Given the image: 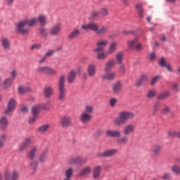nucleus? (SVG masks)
<instances>
[{"label": "nucleus", "instance_id": "obj_39", "mask_svg": "<svg viewBox=\"0 0 180 180\" xmlns=\"http://www.w3.org/2000/svg\"><path fill=\"white\" fill-rule=\"evenodd\" d=\"M18 92L21 95H23V94H26V92H32V88L26 86H20L18 87Z\"/></svg>", "mask_w": 180, "mask_h": 180}, {"label": "nucleus", "instance_id": "obj_34", "mask_svg": "<svg viewBox=\"0 0 180 180\" xmlns=\"http://www.w3.org/2000/svg\"><path fill=\"white\" fill-rule=\"evenodd\" d=\"M127 46L131 50H134L137 43H139V37H135L134 39L127 41Z\"/></svg>", "mask_w": 180, "mask_h": 180}, {"label": "nucleus", "instance_id": "obj_31", "mask_svg": "<svg viewBox=\"0 0 180 180\" xmlns=\"http://www.w3.org/2000/svg\"><path fill=\"white\" fill-rule=\"evenodd\" d=\"M169 95H171V92L169 91H165L157 96V99L159 101H165V99H168L169 98Z\"/></svg>", "mask_w": 180, "mask_h": 180}, {"label": "nucleus", "instance_id": "obj_30", "mask_svg": "<svg viewBox=\"0 0 180 180\" xmlns=\"http://www.w3.org/2000/svg\"><path fill=\"white\" fill-rule=\"evenodd\" d=\"M91 172H92V167L86 166L80 170L79 175V176H85V175H89Z\"/></svg>", "mask_w": 180, "mask_h": 180}, {"label": "nucleus", "instance_id": "obj_22", "mask_svg": "<svg viewBox=\"0 0 180 180\" xmlns=\"http://www.w3.org/2000/svg\"><path fill=\"white\" fill-rule=\"evenodd\" d=\"M54 94V89L50 86H47L44 89V96L46 99L51 98Z\"/></svg>", "mask_w": 180, "mask_h": 180}, {"label": "nucleus", "instance_id": "obj_62", "mask_svg": "<svg viewBox=\"0 0 180 180\" xmlns=\"http://www.w3.org/2000/svg\"><path fill=\"white\" fill-rule=\"evenodd\" d=\"M6 139H8V135H6V134H2L0 135V141H3V143L6 140Z\"/></svg>", "mask_w": 180, "mask_h": 180}, {"label": "nucleus", "instance_id": "obj_6", "mask_svg": "<svg viewBox=\"0 0 180 180\" xmlns=\"http://www.w3.org/2000/svg\"><path fill=\"white\" fill-rule=\"evenodd\" d=\"M16 99L13 98H10L7 103V108L4 110V115H6L7 116L12 115L15 111V109H16Z\"/></svg>", "mask_w": 180, "mask_h": 180}, {"label": "nucleus", "instance_id": "obj_37", "mask_svg": "<svg viewBox=\"0 0 180 180\" xmlns=\"http://www.w3.org/2000/svg\"><path fill=\"white\" fill-rule=\"evenodd\" d=\"M83 112L92 116V113H94V105L91 104L86 105Z\"/></svg>", "mask_w": 180, "mask_h": 180}, {"label": "nucleus", "instance_id": "obj_49", "mask_svg": "<svg viewBox=\"0 0 180 180\" xmlns=\"http://www.w3.org/2000/svg\"><path fill=\"white\" fill-rule=\"evenodd\" d=\"M38 166H39V163L37 162V161L32 160L30 163V168H31V169H33L34 171L37 169Z\"/></svg>", "mask_w": 180, "mask_h": 180}, {"label": "nucleus", "instance_id": "obj_59", "mask_svg": "<svg viewBox=\"0 0 180 180\" xmlns=\"http://www.w3.org/2000/svg\"><path fill=\"white\" fill-rule=\"evenodd\" d=\"M139 79L144 84L146 81H148V76L144 75H142Z\"/></svg>", "mask_w": 180, "mask_h": 180}, {"label": "nucleus", "instance_id": "obj_53", "mask_svg": "<svg viewBox=\"0 0 180 180\" xmlns=\"http://www.w3.org/2000/svg\"><path fill=\"white\" fill-rule=\"evenodd\" d=\"M18 77V71L16 70H13L11 72V79H15Z\"/></svg>", "mask_w": 180, "mask_h": 180}, {"label": "nucleus", "instance_id": "obj_1", "mask_svg": "<svg viewBox=\"0 0 180 180\" xmlns=\"http://www.w3.org/2000/svg\"><path fill=\"white\" fill-rule=\"evenodd\" d=\"M105 136L107 137H112L117 139L116 143L119 146H125L129 143V137L124 135V136L120 137L122 136V132L119 129H107L105 131Z\"/></svg>", "mask_w": 180, "mask_h": 180}, {"label": "nucleus", "instance_id": "obj_57", "mask_svg": "<svg viewBox=\"0 0 180 180\" xmlns=\"http://www.w3.org/2000/svg\"><path fill=\"white\" fill-rule=\"evenodd\" d=\"M162 179H163V180H169V179H171V174H169V173L165 174L162 176Z\"/></svg>", "mask_w": 180, "mask_h": 180}, {"label": "nucleus", "instance_id": "obj_24", "mask_svg": "<svg viewBox=\"0 0 180 180\" xmlns=\"http://www.w3.org/2000/svg\"><path fill=\"white\" fill-rule=\"evenodd\" d=\"M9 124V120L6 116H3L0 118V129L1 130H6L8 125Z\"/></svg>", "mask_w": 180, "mask_h": 180}, {"label": "nucleus", "instance_id": "obj_54", "mask_svg": "<svg viewBox=\"0 0 180 180\" xmlns=\"http://www.w3.org/2000/svg\"><path fill=\"white\" fill-rule=\"evenodd\" d=\"M160 79V77L159 76H155V77H153L152 79V81L150 82V85H155L157 82H158Z\"/></svg>", "mask_w": 180, "mask_h": 180}, {"label": "nucleus", "instance_id": "obj_56", "mask_svg": "<svg viewBox=\"0 0 180 180\" xmlns=\"http://www.w3.org/2000/svg\"><path fill=\"white\" fill-rule=\"evenodd\" d=\"M176 133L177 131H169L167 132V134L169 137H176Z\"/></svg>", "mask_w": 180, "mask_h": 180}, {"label": "nucleus", "instance_id": "obj_3", "mask_svg": "<svg viewBox=\"0 0 180 180\" xmlns=\"http://www.w3.org/2000/svg\"><path fill=\"white\" fill-rule=\"evenodd\" d=\"M81 28L82 30H91V32H94L97 34H105L108 29V26H101L99 27V25L95 22L83 25Z\"/></svg>", "mask_w": 180, "mask_h": 180}, {"label": "nucleus", "instance_id": "obj_46", "mask_svg": "<svg viewBox=\"0 0 180 180\" xmlns=\"http://www.w3.org/2000/svg\"><path fill=\"white\" fill-rule=\"evenodd\" d=\"M161 106H162V105L160 102L155 103L154 107H153V115H157V112L159 110H161Z\"/></svg>", "mask_w": 180, "mask_h": 180}, {"label": "nucleus", "instance_id": "obj_38", "mask_svg": "<svg viewBox=\"0 0 180 180\" xmlns=\"http://www.w3.org/2000/svg\"><path fill=\"white\" fill-rule=\"evenodd\" d=\"M49 129H50V124H46L39 127L37 129V131H39V133H46V131H49Z\"/></svg>", "mask_w": 180, "mask_h": 180}, {"label": "nucleus", "instance_id": "obj_60", "mask_svg": "<svg viewBox=\"0 0 180 180\" xmlns=\"http://www.w3.org/2000/svg\"><path fill=\"white\" fill-rule=\"evenodd\" d=\"M97 157L98 158H106V155H105V152H99L97 153Z\"/></svg>", "mask_w": 180, "mask_h": 180}, {"label": "nucleus", "instance_id": "obj_32", "mask_svg": "<svg viewBox=\"0 0 180 180\" xmlns=\"http://www.w3.org/2000/svg\"><path fill=\"white\" fill-rule=\"evenodd\" d=\"M38 23H40L41 26H46L47 24V15L44 14H40L37 17Z\"/></svg>", "mask_w": 180, "mask_h": 180}, {"label": "nucleus", "instance_id": "obj_5", "mask_svg": "<svg viewBox=\"0 0 180 180\" xmlns=\"http://www.w3.org/2000/svg\"><path fill=\"white\" fill-rule=\"evenodd\" d=\"M46 109V104H37L34 105L32 109V117L30 119L29 122L32 124L39 119V113H40V110H43Z\"/></svg>", "mask_w": 180, "mask_h": 180}, {"label": "nucleus", "instance_id": "obj_27", "mask_svg": "<svg viewBox=\"0 0 180 180\" xmlns=\"http://www.w3.org/2000/svg\"><path fill=\"white\" fill-rule=\"evenodd\" d=\"M102 172V166H96L93 169V178L94 179H98L101 176V172Z\"/></svg>", "mask_w": 180, "mask_h": 180}, {"label": "nucleus", "instance_id": "obj_13", "mask_svg": "<svg viewBox=\"0 0 180 180\" xmlns=\"http://www.w3.org/2000/svg\"><path fill=\"white\" fill-rule=\"evenodd\" d=\"M5 180H18L19 178V172L13 170L12 173L6 170L4 173Z\"/></svg>", "mask_w": 180, "mask_h": 180}, {"label": "nucleus", "instance_id": "obj_33", "mask_svg": "<svg viewBox=\"0 0 180 180\" xmlns=\"http://www.w3.org/2000/svg\"><path fill=\"white\" fill-rule=\"evenodd\" d=\"M49 158V152L47 150H44L41 153V154L39 157V162L41 164H44L47 161Z\"/></svg>", "mask_w": 180, "mask_h": 180}, {"label": "nucleus", "instance_id": "obj_40", "mask_svg": "<svg viewBox=\"0 0 180 180\" xmlns=\"http://www.w3.org/2000/svg\"><path fill=\"white\" fill-rule=\"evenodd\" d=\"M13 80L11 78H7L3 82V87L4 89H8L12 85Z\"/></svg>", "mask_w": 180, "mask_h": 180}, {"label": "nucleus", "instance_id": "obj_18", "mask_svg": "<svg viewBox=\"0 0 180 180\" xmlns=\"http://www.w3.org/2000/svg\"><path fill=\"white\" fill-rule=\"evenodd\" d=\"M60 124L63 127H70L72 124L71 122V117L65 115L60 120Z\"/></svg>", "mask_w": 180, "mask_h": 180}, {"label": "nucleus", "instance_id": "obj_16", "mask_svg": "<svg viewBox=\"0 0 180 180\" xmlns=\"http://www.w3.org/2000/svg\"><path fill=\"white\" fill-rule=\"evenodd\" d=\"M123 88V84L121 81L115 82L112 85V92L115 95H119L122 92V89Z\"/></svg>", "mask_w": 180, "mask_h": 180}, {"label": "nucleus", "instance_id": "obj_48", "mask_svg": "<svg viewBox=\"0 0 180 180\" xmlns=\"http://www.w3.org/2000/svg\"><path fill=\"white\" fill-rule=\"evenodd\" d=\"M100 15H102V16L104 17L109 16V10L105 7L101 8Z\"/></svg>", "mask_w": 180, "mask_h": 180}, {"label": "nucleus", "instance_id": "obj_63", "mask_svg": "<svg viewBox=\"0 0 180 180\" xmlns=\"http://www.w3.org/2000/svg\"><path fill=\"white\" fill-rule=\"evenodd\" d=\"M54 53H56V51L51 50V51L46 52L44 56L47 58V57H51V56H53V54H54Z\"/></svg>", "mask_w": 180, "mask_h": 180}, {"label": "nucleus", "instance_id": "obj_7", "mask_svg": "<svg viewBox=\"0 0 180 180\" xmlns=\"http://www.w3.org/2000/svg\"><path fill=\"white\" fill-rule=\"evenodd\" d=\"M87 162L88 158H82V156H76L69 159L68 161V165H75V164H79V165H84V164H86Z\"/></svg>", "mask_w": 180, "mask_h": 180}, {"label": "nucleus", "instance_id": "obj_9", "mask_svg": "<svg viewBox=\"0 0 180 180\" xmlns=\"http://www.w3.org/2000/svg\"><path fill=\"white\" fill-rule=\"evenodd\" d=\"M38 72L47 74V75H57V70L49 66H39L37 68Z\"/></svg>", "mask_w": 180, "mask_h": 180}, {"label": "nucleus", "instance_id": "obj_4", "mask_svg": "<svg viewBox=\"0 0 180 180\" xmlns=\"http://www.w3.org/2000/svg\"><path fill=\"white\" fill-rule=\"evenodd\" d=\"M67 76L64 74L61 75L58 80V99L59 101H65L67 96V90H65V79Z\"/></svg>", "mask_w": 180, "mask_h": 180}, {"label": "nucleus", "instance_id": "obj_45", "mask_svg": "<svg viewBox=\"0 0 180 180\" xmlns=\"http://www.w3.org/2000/svg\"><path fill=\"white\" fill-rule=\"evenodd\" d=\"M157 96V90L155 89H150L147 93V98L151 99V98H155Z\"/></svg>", "mask_w": 180, "mask_h": 180}, {"label": "nucleus", "instance_id": "obj_25", "mask_svg": "<svg viewBox=\"0 0 180 180\" xmlns=\"http://www.w3.org/2000/svg\"><path fill=\"white\" fill-rule=\"evenodd\" d=\"M81 35V30L79 28H74L73 30L70 32L68 37L70 40H74V39H77L79 36Z\"/></svg>", "mask_w": 180, "mask_h": 180}, {"label": "nucleus", "instance_id": "obj_14", "mask_svg": "<svg viewBox=\"0 0 180 180\" xmlns=\"http://www.w3.org/2000/svg\"><path fill=\"white\" fill-rule=\"evenodd\" d=\"M96 65L95 63H89L86 68V72L90 78H92L96 75Z\"/></svg>", "mask_w": 180, "mask_h": 180}, {"label": "nucleus", "instance_id": "obj_52", "mask_svg": "<svg viewBox=\"0 0 180 180\" xmlns=\"http://www.w3.org/2000/svg\"><path fill=\"white\" fill-rule=\"evenodd\" d=\"M110 106L111 108H115L116 106V103H117V98H112L110 99Z\"/></svg>", "mask_w": 180, "mask_h": 180}, {"label": "nucleus", "instance_id": "obj_19", "mask_svg": "<svg viewBox=\"0 0 180 180\" xmlns=\"http://www.w3.org/2000/svg\"><path fill=\"white\" fill-rule=\"evenodd\" d=\"M39 150V147L37 146H34L32 147V148L30 150V151L27 153V157L29 160L31 161H33L34 158H36V155L37 154V151Z\"/></svg>", "mask_w": 180, "mask_h": 180}, {"label": "nucleus", "instance_id": "obj_44", "mask_svg": "<svg viewBox=\"0 0 180 180\" xmlns=\"http://www.w3.org/2000/svg\"><path fill=\"white\" fill-rule=\"evenodd\" d=\"M135 8H136V9L138 11V12H139V16L141 17V18H143V4H136V6H135Z\"/></svg>", "mask_w": 180, "mask_h": 180}, {"label": "nucleus", "instance_id": "obj_61", "mask_svg": "<svg viewBox=\"0 0 180 180\" xmlns=\"http://www.w3.org/2000/svg\"><path fill=\"white\" fill-rule=\"evenodd\" d=\"M159 64L160 65H161V67H165L167 65L165 59L164 58H162L159 61Z\"/></svg>", "mask_w": 180, "mask_h": 180}, {"label": "nucleus", "instance_id": "obj_10", "mask_svg": "<svg viewBox=\"0 0 180 180\" xmlns=\"http://www.w3.org/2000/svg\"><path fill=\"white\" fill-rule=\"evenodd\" d=\"M25 26H27V21L26 20H21L18 22L16 25V30L18 33H22V34H29V30Z\"/></svg>", "mask_w": 180, "mask_h": 180}, {"label": "nucleus", "instance_id": "obj_42", "mask_svg": "<svg viewBox=\"0 0 180 180\" xmlns=\"http://www.w3.org/2000/svg\"><path fill=\"white\" fill-rule=\"evenodd\" d=\"M106 57H107L106 53L101 51L97 53L96 58L98 60H106Z\"/></svg>", "mask_w": 180, "mask_h": 180}, {"label": "nucleus", "instance_id": "obj_8", "mask_svg": "<svg viewBox=\"0 0 180 180\" xmlns=\"http://www.w3.org/2000/svg\"><path fill=\"white\" fill-rule=\"evenodd\" d=\"M108 44L109 40L108 39H100L97 41L96 43V47L94 49V53H101V51H103L105 50V47Z\"/></svg>", "mask_w": 180, "mask_h": 180}, {"label": "nucleus", "instance_id": "obj_12", "mask_svg": "<svg viewBox=\"0 0 180 180\" xmlns=\"http://www.w3.org/2000/svg\"><path fill=\"white\" fill-rule=\"evenodd\" d=\"M136 131V126L134 124H127L123 128L122 133L124 136H130Z\"/></svg>", "mask_w": 180, "mask_h": 180}, {"label": "nucleus", "instance_id": "obj_55", "mask_svg": "<svg viewBox=\"0 0 180 180\" xmlns=\"http://www.w3.org/2000/svg\"><path fill=\"white\" fill-rule=\"evenodd\" d=\"M41 48V45L39 44H35L31 46V50H39Z\"/></svg>", "mask_w": 180, "mask_h": 180}, {"label": "nucleus", "instance_id": "obj_17", "mask_svg": "<svg viewBox=\"0 0 180 180\" xmlns=\"http://www.w3.org/2000/svg\"><path fill=\"white\" fill-rule=\"evenodd\" d=\"M80 122L83 124H88L89 122H91V119H92V115L87 114L86 112H82V114L80 115Z\"/></svg>", "mask_w": 180, "mask_h": 180}, {"label": "nucleus", "instance_id": "obj_29", "mask_svg": "<svg viewBox=\"0 0 180 180\" xmlns=\"http://www.w3.org/2000/svg\"><path fill=\"white\" fill-rule=\"evenodd\" d=\"M115 65H116V60H110L107 62L104 68L105 72H109V71H110V70H112Z\"/></svg>", "mask_w": 180, "mask_h": 180}, {"label": "nucleus", "instance_id": "obj_11", "mask_svg": "<svg viewBox=\"0 0 180 180\" xmlns=\"http://www.w3.org/2000/svg\"><path fill=\"white\" fill-rule=\"evenodd\" d=\"M32 144H33V137L28 136L25 138L24 141L19 146V151H25V150H27V147Z\"/></svg>", "mask_w": 180, "mask_h": 180}, {"label": "nucleus", "instance_id": "obj_58", "mask_svg": "<svg viewBox=\"0 0 180 180\" xmlns=\"http://www.w3.org/2000/svg\"><path fill=\"white\" fill-rule=\"evenodd\" d=\"M134 50L141 51V50H143V45H141V44H137L136 45H135Z\"/></svg>", "mask_w": 180, "mask_h": 180}, {"label": "nucleus", "instance_id": "obj_50", "mask_svg": "<svg viewBox=\"0 0 180 180\" xmlns=\"http://www.w3.org/2000/svg\"><path fill=\"white\" fill-rule=\"evenodd\" d=\"M99 15H101V13L94 11L90 14V19H96V18H99Z\"/></svg>", "mask_w": 180, "mask_h": 180}, {"label": "nucleus", "instance_id": "obj_41", "mask_svg": "<svg viewBox=\"0 0 180 180\" xmlns=\"http://www.w3.org/2000/svg\"><path fill=\"white\" fill-rule=\"evenodd\" d=\"M115 60L118 64H123V52L117 53Z\"/></svg>", "mask_w": 180, "mask_h": 180}, {"label": "nucleus", "instance_id": "obj_20", "mask_svg": "<svg viewBox=\"0 0 180 180\" xmlns=\"http://www.w3.org/2000/svg\"><path fill=\"white\" fill-rule=\"evenodd\" d=\"M161 150H162V145L159 143L154 144L151 148V151L154 157H158L160 153H161Z\"/></svg>", "mask_w": 180, "mask_h": 180}, {"label": "nucleus", "instance_id": "obj_36", "mask_svg": "<svg viewBox=\"0 0 180 180\" xmlns=\"http://www.w3.org/2000/svg\"><path fill=\"white\" fill-rule=\"evenodd\" d=\"M105 158H109L110 157H113V155H116L119 151L117 149H110L105 150Z\"/></svg>", "mask_w": 180, "mask_h": 180}, {"label": "nucleus", "instance_id": "obj_15", "mask_svg": "<svg viewBox=\"0 0 180 180\" xmlns=\"http://www.w3.org/2000/svg\"><path fill=\"white\" fill-rule=\"evenodd\" d=\"M0 44L3 50H5L6 51L11 50V40H9L8 38L5 37H1L0 39Z\"/></svg>", "mask_w": 180, "mask_h": 180}, {"label": "nucleus", "instance_id": "obj_64", "mask_svg": "<svg viewBox=\"0 0 180 180\" xmlns=\"http://www.w3.org/2000/svg\"><path fill=\"white\" fill-rule=\"evenodd\" d=\"M143 82L140 79V78L136 82V86L140 87L143 85Z\"/></svg>", "mask_w": 180, "mask_h": 180}, {"label": "nucleus", "instance_id": "obj_51", "mask_svg": "<svg viewBox=\"0 0 180 180\" xmlns=\"http://www.w3.org/2000/svg\"><path fill=\"white\" fill-rule=\"evenodd\" d=\"M120 68H119V72H120V74L124 75L126 74V65L121 63L120 64Z\"/></svg>", "mask_w": 180, "mask_h": 180}, {"label": "nucleus", "instance_id": "obj_28", "mask_svg": "<svg viewBox=\"0 0 180 180\" xmlns=\"http://www.w3.org/2000/svg\"><path fill=\"white\" fill-rule=\"evenodd\" d=\"M118 44L116 41H112L110 44L108 51V54L112 55L117 50Z\"/></svg>", "mask_w": 180, "mask_h": 180}, {"label": "nucleus", "instance_id": "obj_43", "mask_svg": "<svg viewBox=\"0 0 180 180\" xmlns=\"http://www.w3.org/2000/svg\"><path fill=\"white\" fill-rule=\"evenodd\" d=\"M162 113L163 115H169V113H172L171 105H165L162 109Z\"/></svg>", "mask_w": 180, "mask_h": 180}, {"label": "nucleus", "instance_id": "obj_26", "mask_svg": "<svg viewBox=\"0 0 180 180\" xmlns=\"http://www.w3.org/2000/svg\"><path fill=\"white\" fill-rule=\"evenodd\" d=\"M116 78V73L111 72L106 73L102 76V79L104 81H113Z\"/></svg>", "mask_w": 180, "mask_h": 180}, {"label": "nucleus", "instance_id": "obj_47", "mask_svg": "<svg viewBox=\"0 0 180 180\" xmlns=\"http://www.w3.org/2000/svg\"><path fill=\"white\" fill-rule=\"evenodd\" d=\"M172 171L176 175H180V166L178 165H174L172 167Z\"/></svg>", "mask_w": 180, "mask_h": 180}, {"label": "nucleus", "instance_id": "obj_21", "mask_svg": "<svg viewBox=\"0 0 180 180\" xmlns=\"http://www.w3.org/2000/svg\"><path fill=\"white\" fill-rule=\"evenodd\" d=\"M77 79V71L75 70H72L69 72L68 75V83L74 84Z\"/></svg>", "mask_w": 180, "mask_h": 180}, {"label": "nucleus", "instance_id": "obj_23", "mask_svg": "<svg viewBox=\"0 0 180 180\" xmlns=\"http://www.w3.org/2000/svg\"><path fill=\"white\" fill-rule=\"evenodd\" d=\"M61 32V24H56L51 28L50 33L51 36H58Z\"/></svg>", "mask_w": 180, "mask_h": 180}, {"label": "nucleus", "instance_id": "obj_35", "mask_svg": "<svg viewBox=\"0 0 180 180\" xmlns=\"http://www.w3.org/2000/svg\"><path fill=\"white\" fill-rule=\"evenodd\" d=\"M25 20L27 21V26L30 27H33V26H36V25L39 23L37 21V17L32 18L30 20L25 19Z\"/></svg>", "mask_w": 180, "mask_h": 180}, {"label": "nucleus", "instance_id": "obj_2", "mask_svg": "<svg viewBox=\"0 0 180 180\" xmlns=\"http://www.w3.org/2000/svg\"><path fill=\"white\" fill-rule=\"evenodd\" d=\"M134 112L130 111H121L118 114V117L114 119V124L116 126H121V124H124L126 122L129 120H133L135 117Z\"/></svg>", "mask_w": 180, "mask_h": 180}]
</instances>
